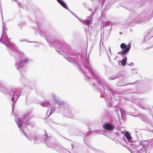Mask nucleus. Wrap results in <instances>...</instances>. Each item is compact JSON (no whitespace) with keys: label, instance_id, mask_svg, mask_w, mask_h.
I'll list each match as a JSON object with an SVG mask.
<instances>
[{"label":"nucleus","instance_id":"6e6552de","mask_svg":"<svg viewBox=\"0 0 153 153\" xmlns=\"http://www.w3.org/2000/svg\"><path fill=\"white\" fill-rule=\"evenodd\" d=\"M27 61H28V60L27 59H24V62H27Z\"/></svg>","mask_w":153,"mask_h":153},{"label":"nucleus","instance_id":"0eeeda50","mask_svg":"<svg viewBox=\"0 0 153 153\" xmlns=\"http://www.w3.org/2000/svg\"><path fill=\"white\" fill-rule=\"evenodd\" d=\"M91 23V22L89 20H88V21L87 22V24L88 25L89 24Z\"/></svg>","mask_w":153,"mask_h":153},{"label":"nucleus","instance_id":"39448f33","mask_svg":"<svg viewBox=\"0 0 153 153\" xmlns=\"http://www.w3.org/2000/svg\"><path fill=\"white\" fill-rule=\"evenodd\" d=\"M127 61V58H124L121 61V63L123 65H126V62Z\"/></svg>","mask_w":153,"mask_h":153},{"label":"nucleus","instance_id":"f257e3e1","mask_svg":"<svg viewBox=\"0 0 153 153\" xmlns=\"http://www.w3.org/2000/svg\"><path fill=\"white\" fill-rule=\"evenodd\" d=\"M120 48L122 49H124L122 51L123 54H126L129 51L131 46L130 45L126 46V45L124 43H122L120 45Z\"/></svg>","mask_w":153,"mask_h":153},{"label":"nucleus","instance_id":"f03ea898","mask_svg":"<svg viewBox=\"0 0 153 153\" xmlns=\"http://www.w3.org/2000/svg\"><path fill=\"white\" fill-rule=\"evenodd\" d=\"M103 127L105 128L107 130H111L112 129V126L108 123H106L104 126Z\"/></svg>","mask_w":153,"mask_h":153},{"label":"nucleus","instance_id":"423d86ee","mask_svg":"<svg viewBox=\"0 0 153 153\" xmlns=\"http://www.w3.org/2000/svg\"><path fill=\"white\" fill-rule=\"evenodd\" d=\"M17 126L19 128H20L21 127V125L20 123L17 124Z\"/></svg>","mask_w":153,"mask_h":153},{"label":"nucleus","instance_id":"7ed1b4c3","mask_svg":"<svg viewBox=\"0 0 153 153\" xmlns=\"http://www.w3.org/2000/svg\"><path fill=\"white\" fill-rule=\"evenodd\" d=\"M64 8L67 9V7L65 3L62 0H56Z\"/></svg>","mask_w":153,"mask_h":153},{"label":"nucleus","instance_id":"20e7f679","mask_svg":"<svg viewBox=\"0 0 153 153\" xmlns=\"http://www.w3.org/2000/svg\"><path fill=\"white\" fill-rule=\"evenodd\" d=\"M124 135L126 137V139L128 140H129L131 138V136L129 132L128 131L125 132Z\"/></svg>","mask_w":153,"mask_h":153}]
</instances>
